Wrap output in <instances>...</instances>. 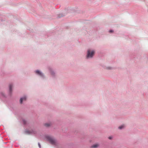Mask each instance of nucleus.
I'll return each instance as SVG.
<instances>
[{"instance_id": "4", "label": "nucleus", "mask_w": 148, "mask_h": 148, "mask_svg": "<svg viewBox=\"0 0 148 148\" xmlns=\"http://www.w3.org/2000/svg\"><path fill=\"white\" fill-rule=\"evenodd\" d=\"M48 69L52 76L53 77H54L55 75V73L54 71H53L52 69L50 67H49L48 68Z\"/></svg>"}, {"instance_id": "12", "label": "nucleus", "mask_w": 148, "mask_h": 148, "mask_svg": "<svg viewBox=\"0 0 148 148\" xmlns=\"http://www.w3.org/2000/svg\"><path fill=\"white\" fill-rule=\"evenodd\" d=\"M106 69L108 70H111L112 69V68L111 67L108 66L107 67Z\"/></svg>"}, {"instance_id": "5", "label": "nucleus", "mask_w": 148, "mask_h": 148, "mask_svg": "<svg viewBox=\"0 0 148 148\" xmlns=\"http://www.w3.org/2000/svg\"><path fill=\"white\" fill-rule=\"evenodd\" d=\"M26 132L28 134H35L36 133V132L33 130H32V131L26 130Z\"/></svg>"}, {"instance_id": "2", "label": "nucleus", "mask_w": 148, "mask_h": 148, "mask_svg": "<svg viewBox=\"0 0 148 148\" xmlns=\"http://www.w3.org/2000/svg\"><path fill=\"white\" fill-rule=\"evenodd\" d=\"M95 51L94 50L89 49L87 50L86 58L87 59L92 58L95 53Z\"/></svg>"}, {"instance_id": "7", "label": "nucleus", "mask_w": 148, "mask_h": 148, "mask_svg": "<svg viewBox=\"0 0 148 148\" xmlns=\"http://www.w3.org/2000/svg\"><path fill=\"white\" fill-rule=\"evenodd\" d=\"M13 87V84H10L9 85V88L10 92L11 94L12 91V88Z\"/></svg>"}, {"instance_id": "15", "label": "nucleus", "mask_w": 148, "mask_h": 148, "mask_svg": "<svg viewBox=\"0 0 148 148\" xmlns=\"http://www.w3.org/2000/svg\"><path fill=\"white\" fill-rule=\"evenodd\" d=\"M112 138V137L111 136H110L108 137V138L109 139H111Z\"/></svg>"}, {"instance_id": "11", "label": "nucleus", "mask_w": 148, "mask_h": 148, "mask_svg": "<svg viewBox=\"0 0 148 148\" xmlns=\"http://www.w3.org/2000/svg\"><path fill=\"white\" fill-rule=\"evenodd\" d=\"M23 124H24V125L26 124L27 123L26 121L24 119L23 120Z\"/></svg>"}, {"instance_id": "14", "label": "nucleus", "mask_w": 148, "mask_h": 148, "mask_svg": "<svg viewBox=\"0 0 148 148\" xmlns=\"http://www.w3.org/2000/svg\"><path fill=\"white\" fill-rule=\"evenodd\" d=\"M113 32V30H110L109 31V32L110 33H112V32Z\"/></svg>"}, {"instance_id": "1", "label": "nucleus", "mask_w": 148, "mask_h": 148, "mask_svg": "<svg viewBox=\"0 0 148 148\" xmlns=\"http://www.w3.org/2000/svg\"><path fill=\"white\" fill-rule=\"evenodd\" d=\"M45 138L52 145L55 146H57L58 145V143L57 140L53 136H46Z\"/></svg>"}, {"instance_id": "9", "label": "nucleus", "mask_w": 148, "mask_h": 148, "mask_svg": "<svg viewBox=\"0 0 148 148\" xmlns=\"http://www.w3.org/2000/svg\"><path fill=\"white\" fill-rule=\"evenodd\" d=\"M125 127V125H124L123 124V125H121L119 126L118 127V128L120 130H121V129H123Z\"/></svg>"}, {"instance_id": "8", "label": "nucleus", "mask_w": 148, "mask_h": 148, "mask_svg": "<svg viewBox=\"0 0 148 148\" xmlns=\"http://www.w3.org/2000/svg\"><path fill=\"white\" fill-rule=\"evenodd\" d=\"M52 125V123L51 122L47 123H45L44 125L46 127H48Z\"/></svg>"}, {"instance_id": "13", "label": "nucleus", "mask_w": 148, "mask_h": 148, "mask_svg": "<svg viewBox=\"0 0 148 148\" xmlns=\"http://www.w3.org/2000/svg\"><path fill=\"white\" fill-rule=\"evenodd\" d=\"M38 146H39V148H41L40 145V144L39 143H38Z\"/></svg>"}, {"instance_id": "3", "label": "nucleus", "mask_w": 148, "mask_h": 148, "mask_svg": "<svg viewBox=\"0 0 148 148\" xmlns=\"http://www.w3.org/2000/svg\"><path fill=\"white\" fill-rule=\"evenodd\" d=\"M35 73V74H36V75H38L40 77H41L42 78H44L45 77L43 73L41 72L40 71L37 70H36L34 71Z\"/></svg>"}, {"instance_id": "6", "label": "nucleus", "mask_w": 148, "mask_h": 148, "mask_svg": "<svg viewBox=\"0 0 148 148\" xmlns=\"http://www.w3.org/2000/svg\"><path fill=\"white\" fill-rule=\"evenodd\" d=\"M26 97L25 96H24L21 98L20 100V103H23V101H25L26 100Z\"/></svg>"}, {"instance_id": "10", "label": "nucleus", "mask_w": 148, "mask_h": 148, "mask_svg": "<svg viewBox=\"0 0 148 148\" xmlns=\"http://www.w3.org/2000/svg\"><path fill=\"white\" fill-rule=\"evenodd\" d=\"M99 146V145L97 144H96L93 145L91 147L92 148H96Z\"/></svg>"}]
</instances>
